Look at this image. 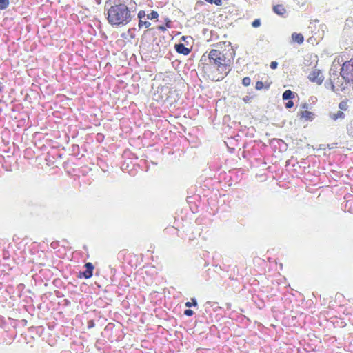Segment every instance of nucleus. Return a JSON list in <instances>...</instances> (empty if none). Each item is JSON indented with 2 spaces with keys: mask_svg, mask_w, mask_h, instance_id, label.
Returning a JSON list of instances; mask_svg holds the SVG:
<instances>
[{
  "mask_svg": "<svg viewBox=\"0 0 353 353\" xmlns=\"http://www.w3.org/2000/svg\"><path fill=\"white\" fill-rule=\"evenodd\" d=\"M107 2L105 5V10L107 11V20L113 26H125L130 23L134 16V12L130 11L129 8L120 0H114L113 4Z\"/></svg>",
  "mask_w": 353,
  "mask_h": 353,
  "instance_id": "obj_1",
  "label": "nucleus"
},
{
  "mask_svg": "<svg viewBox=\"0 0 353 353\" xmlns=\"http://www.w3.org/2000/svg\"><path fill=\"white\" fill-rule=\"evenodd\" d=\"M340 74L346 82H353V59L343 64Z\"/></svg>",
  "mask_w": 353,
  "mask_h": 353,
  "instance_id": "obj_2",
  "label": "nucleus"
},
{
  "mask_svg": "<svg viewBox=\"0 0 353 353\" xmlns=\"http://www.w3.org/2000/svg\"><path fill=\"white\" fill-rule=\"evenodd\" d=\"M221 60L216 59V61H212V62L210 64H213L218 67L217 70H221V72H224V75H222L221 77H219L217 79V81H219L220 79H223L224 76H226L228 73V71H226L228 64L225 62L226 58L225 57L224 54L222 53V57H220Z\"/></svg>",
  "mask_w": 353,
  "mask_h": 353,
  "instance_id": "obj_3",
  "label": "nucleus"
},
{
  "mask_svg": "<svg viewBox=\"0 0 353 353\" xmlns=\"http://www.w3.org/2000/svg\"><path fill=\"white\" fill-rule=\"evenodd\" d=\"M308 79L310 81L317 83L318 85H321L323 80L324 77L322 74V72L319 69H314L308 75Z\"/></svg>",
  "mask_w": 353,
  "mask_h": 353,
  "instance_id": "obj_4",
  "label": "nucleus"
},
{
  "mask_svg": "<svg viewBox=\"0 0 353 353\" xmlns=\"http://www.w3.org/2000/svg\"><path fill=\"white\" fill-rule=\"evenodd\" d=\"M220 57H222V52L219 50L212 49L210 50L207 57L205 55H203L201 60L206 61L208 59L210 63H211L212 61H216V59L221 60Z\"/></svg>",
  "mask_w": 353,
  "mask_h": 353,
  "instance_id": "obj_5",
  "label": "nucleus"
},
{
  "mask_svg": "<svg viewBox=\"0 0 353 353\" xmlns=\"http://www.w3.org/2000/svg\"><path fill=\"white\" fill-rule=\"evenodd\" d=\"M85 270L83 272H79V277L84 279H90L93 274L94 265L92 263L88 262L84 265Z\"/></svg>",
  "mask_w": 353,
  "mask_h": 353,
  "instance_id": "obj_6",
  "label": "nucleus"
},
{
  "mask_svg": "<svg viewBox=\"0 0 353 353\" xmlns=\"http://www.w3.org/2000/svg\"><path fill=\"white\" fill-rule=\"evenodd\" d=\"M174 48L178 53L183 55H188L191 52L190 49L185 47L182 43L175 44Z\"/></svg>",
  "mask_w": 353,
  "mask_h": 353,
  "instance_id": "obj_7",
  "label": "nucleus"
},
{
  "mask_svg": "<svg viewBox=\"0 0 353 353\" xmlns=\"http://www.w3.org/2000/svg\"><path fill=\"white\" fill-rule=\"evenodd\" d=\"M329 117L336 121L338 119H344L345 117V114L343 112L339 110L336 112H330Z\"/></svg>",
  "mask_w": 353,
  "mask_h": 353,
  "instance_id": "obj_8",
  "label": "nucleus"
},
{
  "mask_svg": "<svg viewBox=\"0 0 353 353\" xmlns=\"http://www.w3.org/2000/svg\"><path fill=\"white\" fill-rule=\"evenodd\" d=\"M298 116L304 118L306 121H312L314 119V114L310 111H301L298 113Z\"/></svg>",
  "mask_w": 353,
  "mask_h": 353,
  "instance_id": "obj_9",
  "label": "nucleus"
},
{
  "mask_svg": "<svg viewBox=\"0 0 353 353\" xmlns=\"http://www.w3.org/2000/svg\"><path fill=\"white\" fill-rule=\"evenodd\" d=\"M292 40L293 42H296L298 44H301L304 41V37L302 34L294 32L292 34Z\"/></svg>",
  "mask_w": 353,
  "mask_h": 353,
  "instance_id": "obj_10",
  "label": "nucleus"
},
{
  "mask_svg": "<svg viewBox=\"0 0 353 353\" xmlns=\"http://www.w3.org/2000/svg\"><path fill=\"white\" fill-rule=\"evenodd\" d=\"M295 97V93L290 90H285L282 95L283 100H290Z\"/></svg>",
  "mask_w": 353,
  "mask_h": 353,
  "instance_id": "obj_11",
  "label": "nucleus"
},
{
  "mask_svg": "<svg viewBox=\"0 0 353 353\" xmlns=\"http://www.w3.org/2000/svg\"><path fill=\"white\" fill-rule=\"evenodd\" d=\"M274 12L279 14L283 15L285 12V9L282 5H276L273 7Z\"/></svg>",
  "mask_w": 353,
  "mask_h": 353,
  "instance_id": "obj_12",
  "label": "nucleus"
},
{
  "mask_svg": "<svg viewBox=\"0 0 353 353\" xmlns=\"http://www.w3.org/2000/svg\"><path fill=\"white\" fill-rule=\"evenodd\" d=\"M344 210L353 214V199L346 201L344 206Z\"/></svg>",
  "mask_w": 353,
  "mask_h": 353,
  "instance_id": "obj_13",
  "label": "nucleus"
},
{
  "mask_svg": "<svg viewBox=\"0 0 353 353\" xmlns=\"http://www.w3.org/2000/svg\"><path fill=\"white\" fill-rule=\"evenodd\" d=\"M346 130L347 135L353 138V119L347 124Z\"/></svg>",
  "mask_w": 353,
  "mask_h": 353,
  "instance_id": "obj_14",
  "label": "nucleus"
},
{
  "mask_svg": "<svg viewBox=\"0 0 353 353\" xmlns=\"http://www.w3.org/2000/svg\"><path fill=\"white\" fill-rule=\"evenodd\" d=\"M334 79H333L330 78L329 81H326L325 83V87L327 89H330L332 91L335 92V85L334 84Z\"/></svg>",
  "mask_w": 353,
  "mask_h": 353,
  "instance_id": "obj_15",
  "label": "nucleus"
},
{
  "mask_svg": "<svg viewBox=\"0 0 353 353\" xmlns=\"http://www.w3.org/2000/svg\"><path fill=\"white\" fill-rule=\"evenodd\" d=\"M337 65H334L333 63V65H332V68L330 69V78H333V77H335L336 76H337Z\"/></svg>",
  "mask_w": 353,
  "mask_h": 353,
  "instance_id": "obj_16",
  "label": "nucleus"
},
{
  "mask_svg": "<svg viewBox=\"0 0 353 353\" xmlns=\"http://www.w3.org/2000/svg\"><path fill=\"white\" fill-rule=\"evenodd\" d=\"M10 5V0H0V10H6Z\"/></svg>",
  "mask_w": 353,
  "mask_h": 353,
  "instance_id": "obj_17",
  "label": "nucleus"
},
{
  "mask_svg": "<svg viewBox=\"0 0 353 353\" xmlns=\"http://www.w3.org/2000/svg\"><path fill=\"white\" fill-rule=\"evenodd\" d=\"M158 17H159L158 12L157 11L152 10L150 14H147L146 19L152 20V19H157Z\"/></svg>",
  "mask_w": 353,
  "mask_h": 353,
  "instance_id": "obj_18",
  "label": "nucleus"
},
{
  "mask_svg": "<svg viewBox=\"0 0 353 353\" xmlns=\"http://www.w3.org/2000/svg\"><path fill=\"white\" fill-rule=\"evenodd\" d=\"M185 305L188 308H190L191 307H196L197 305L196 299L195 298H192L191 301L186 302Z\"/></svg>",
  "mask_w": 353,
  "mask_h": 353,
  "instance_id": "obj_19",
  "label": "nucleus"
},
{
  "mask_svg": "<svg viewBox=\"0 0 353 353\" xmlns=\"http://www.w3.org/2000/svg\"><path fill=\"white\" fill-rule=\"evenodd\" d=\"M139 28H141L143 26L145 28H149L151 26V23L148 21L139 20Z\"/></svg>",
  "mask_w": 353,
  "mask_h": 353,
  "instance_id": "obj_20",
  "label": "nucleus"
},
{
  "mask_svg": "<svg viewBox=\"0 0 353 353\" xmlns=\"http://www.w3.org/2000/svg\"><path fill=\"white\" fill-rule=\"evenodd\" d=\"M216 304H217L216 303H212L210 301L206 302L204 305L205 312L208 313L209 310H210V307H213L214 305H216Z\"/></svg>",
  "mask_w": 353,
  "mask_h": 353,
  "instance_id": "obj_21",
  "label": "nucleus"
},
{
  "mask_svg": "<svg viewBox=\"0 0 353 353\" xmlns=\"http://www.w3.org/2000/svg\"><path fill=\"white\" fill-rule=\"evenodd\" d=\"M339 108L341 110H346L348 108V105L346 101H341L339 104Z\"/></svg>",
  "mask_w": 353,
  "mask_h": 353,
  "instance_id": "obj_22",
  "label": "nucleus"
},
{
  "mask_svg": "<svg viewBox=\"0 0 353 353\" xmlns=\"http://www.w3.org/2000/svg\"><path fill=\"white\" fill-rule=\"evenodd\" d=\"M251 83V79L250 77H244L243 79H242V84L244 85V86H248Z\"/></svg>",
  "mask_w": 353,
  "mask_h": 353,
  "instance_id": "obj_23",
  "label": "nucleus"
},
{
  "mask_svg": "<svg viewBox=\"0 0 353 353\" xmlns=\"http://www.w3.org/2000/svg\"><path fill=\"white\" fill-rule=\"evenodd\" d=\"M275 143L280 145L281 144H283L284 141L283 140L279 139H273L272 140H271L270 144L274 145Z\"/></svg>",
  "mask_w": 353,
  "mask_h": 353,
  "instance_id": "obj_24",
  "label": "nucleus"
},
{
  "mask_svg": "<svg viewBox=\"0 0 353 353\" xmlns=\"http://www.w3.org/2000/svg\"><path fill=\"white\" fill-rule=\"evenodd\" d=\"M146 16H147V14H145V12L144 10H140L137 15L139 20H142Z\"/></svg>",
  "mask_w": 353,
  "mask_h": 353,
  "instance_id": "obj_25",
  "label": "nucleus"
},
{
  "mask_svg": "<svg viewBox=\"0 0 353 353\" xmlns=\"http://www.w3.org/2000/svg\"><path fill=\"white\" fill-rule=\"evenodd\" d=\"M261 20L259 19H256L252 21V26L254 28H258L261 26Z\"/></svg>",
  "mask_w": 353,
  "mask_h": 353,
  "instance_id": "obj_26",
  "label": "nucleus"
},
{
  "mask_svg": "<svg viewBox=\"0 0 353 353\" xmlns=\"http://www.w3.org/2000/svg\"><path fill=\"white\" fill-rule=\"evenodd\" d=\"M183 313L187 316H192L194 314V311L188 308L185 310Z\"/></svg>",
  "mask_w": 353,
  "mask_h": 353,
  "instance_id": "obj_27",
  "label": "nucleus"
},
{
  "mask_svg": "<svg viewBox=\"0 0 353 353\" xmlns=\"http://www.w3.org/2000/svg\"><path fill=\"white\" fill-rule=\"evenodd\" d=\"M165 27L168 28H170L172 27V21L170 19L165 18Z\"/></svg>",
  "mask_w": 353,
  "mask_h": 353,
  "instance_id": "obj_28",
  "label": "nucleus"
},
{
  "mask_svg": "<svg viewBox=\"0 0 353 353\" xmlns=\"http://www.w3.org/2000/svg\"><path fill=\"white\" fill-rule=\"evenodd\" d=\"M263 88V83L262 81H258L256 83L255 88L256 90H261Z\"/></svg>",
  "mask_w": 353,
  "mask_h": 353,
  "instance_id": "obj_29",
  "label": "nucleus"
},
{
  "mask_svg": "<svg viewBox=\"0 0 353 353\" xmlns=\"http://www.w3.org/2000/svg\"><path fill=\"white\" fill-rule=\"evenodd\" d=\"M294 106V102L291 100H289L286 103H285V108L287 109H290V108H292V107Z\"/></svg>",
  "mask_w": 353,
  "mask_h": 353,
  "instance_id": "obj_30",
  "label": "nucleus"
},
{
  "mask_svg": "<svg viewBox=\"0 0 353 353\" xmlns=\"http://www.w3.org/2000/svg\"><path fill=\"white\" fill-rule=\"evenodd\" d=\"M59 241H56L52 242L50 244V246L53 249H57L59 246Z\"/></svg>",
  "mask_w": 353,
  "mask_h": 353,
  "instance_id": "obj_31",
  "label": "nucleus"
},
{
  "mask_svg": "<svg viewBox=\"0 0 353 353\" xmlns=\"http://www.w3.org/2000/svg\"><path fill=\"white\" fill-rule=\"evenodd\" d=\"M278 66V63L276 61H272L270 63V68L273 70L276 69Z\"/></svg>",
  "mask_w": 353,
  "mask_h": 353,
  "instance_id": "obj_32",
  "label": "nucleus"
},
{
  "mask_svg": "<svg viewBox=\"0 0 353 353\" xmlns=\"http://www.w3.org/2000/svg\"><path fill=\"white\" fill-rule=\"evenodd\" d=\"M213 3H214L216 6H221L222 5V0H214Z\"/></svg>",
  "mask_w": 353,
  "mask_h": 353,
  "instance_id": "obj_33",
  "label": "nucleus"
},
{
  "mask_svg": "<svg viewBox=\"0 0 353 353\" xmlns=\"http://www.w3.org/2000/svg\"><path fill=\"white\" fill-rule=\"evenodd\" d=\"M94 326V323L93 321H89L88 323V328L93 327Z\"/></svg>",
  "mask_w": 353,
  "mask_h": 353,
  "instance_id": "obj_34",
  "label": "nucleus"
},
{
  "mask_svg": "<svg viewBox=\"0 0 353 353\" xmlns=\"http://www.w3.org/2000/svg\"><path fill=\"white\" fill-rule=\"evenodd\" d=\"M166 28H166L165 26H159L157 27V29H158L159 30L162 31V32L165 31V30H166Z\"/></svg>",
  "mask_w": 353,
  "mask_h": 353,
  "instance_id": "obj_35",
  "label": "nucleus"
},
{
  "mask_svg": "<svg viewBox=\"0 0 353 353\" xmlns=\"http://www.w3.org/2000/svg\"><path fill=\"white\" fill-rule=\"evenodd\" d=\"M301 108L303 109H307L308 108V104L306 103H302L301 105Z\"/></svg>",
  "mask_w": 353,
  "mask_h": 353,
  "instance_id": "obj_36",
  "label": "nucleus"
},
{
  "mask_svg": "<svg viewBox=\"0 0 353 353\" xmlns=\"http://www.w3.org/2000/svg\"><path fill=\"white\" fill-rule=\"evenodd\" d=\"M3 85L2 84V83L0 82V92L3 91Z\"/></svg>",
  "mask_w": 353,
  "mask_h": 353,
  "instance_id": "obj_37",
  "label": "nucleus"
},
{
  "mask_svg": "<svg viewBox=\"0 0 353 353\" xmlns=\"http://www.w3.org/2000/svg\"><path fill=\"white\" fill-rule=\"evenodd\" d=\"M244 101L248 102L250 101V98L248 97H246L243 99Z\"/></svg>",
  "mask_w": 353,
  "mask_h": 353,
  "instance_id": "obj_38",
  "label": "nucleus"
},
{
  "mask_svg": "<svg viewBox=\"0 0 353 353\" xmlns=\"http://www.w3.org/2000/svg\"><path fill=\"white\" fill-rule=\"evenodd\" d=\"M208 3H213L214 0H205Z\"/></svg>",
  "mask_w": 353,
  "mask_h": 353,
  "instance_id": "obj_39",
  "label": "nucleus"
},
{
  "mask_svg": "<svg viewBox=\"0 0 353 353\" xmlns=\"http://www.w3.org/2000/svg\"><path fill=\"white\" fill-rule=\"evenodd\" d=\"M65 305H68L70 303V301L67 299L65 300Z\"/></svg>",
  "mask_w": 353,
  "mask_h": 353,
  "instance_id": "obj_40",
  "label": "nucleus"
},
{
  "mask_svg": "<svg viewBox=\"0 0 353 353\" xmlns=\"http://www.w3.org/2000/svg\"><path fill=\"white\" fill-rule=\"evenodd\" d=\"M217 308H219V307L217 306L216 308L214 309V311H216Z\"/></svg>",
  "mask_w": 353,
  "mask_h": 353,
  "instance_id": "obj_41",
  "label": "nucleus"
},
{
  "mask_svg": "<svg viewBox=\"0 0 353 353\" xmlns=\"http://www.w3.org/2000/svg\"><path fill=\"white\" fill-rule=\"evenodd\" d=\"M73 148H79L78 145H73Z\"/></svg>",
  "mask_w": 353,
  "mask_h": 353,
  "instance_id": "obj_42",
  "label": "nucleus"
}]
</instances>
